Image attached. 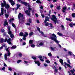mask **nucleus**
Masks as SVG:
<instances>
[{"mask_svg": "<svg viewBox=\"0 0 75 75\" xmlns=\"http://www.w3.org/2000/svg\"><path fill=\"white\" fill-rule=\"evenodd\" d=\"M20 6H21V5H18V4H17V8L16 9H18V8L20 7Z\"/></svg>", "mask_w": 75, "mask_h": 75, "instance_id": "nucleus-30", "label": "nucleus"}, {"mask_svg": "<svg viewBox=\"0 0 75 75\" xmlns=\"http://www.w3.org/2000/svg\"><path fill=\"white\" fill-rule=\"evenodd\" d=\"M23 15L21 13H19L18 16V18L19 19V22L20 23L24 22V21L25 18L24 17Z\"/></svg>", "mask_w": 75, "mask_h": 75, "instance_id": "nucleus-4", "label": "nucleus"}, {"mask_svg": "<svg viewBox=\"0 0 75 75\" xmlns=\"http://www.w3.org/2000/svg\"><path fill=\"white\" fill-rule=\"evenodd\" d=\"M39 45L40 46H42V47H44V41L40 40L39 41Z\"/></svg>", "mask_w": 75, "mask_h": 75, "instance_id": "nucleus-14", "label": "nucleus"}, {"mask_svg": "<svg viewBox=\"0 0 75 75\" xmlns=\"http://www.w3.org/2000/svg\"><path fill=\"white\" fill-rule=\"evenodd\" d=\"M72 17H75V13H73L72 14Z\"/></svg>", "mask_w": 75, "mask_h": 75, "instance_id": "nucleus-50", "label": "nucleus"}, {"mask_svg": "<svg viewBox=\"0 0 75 75\" xmlns=\"http://www.w3.org/2000/svg\"><path fill=\"white\" fill-rule=\"evenodd\" d=\"M56 47H51V50L52 51H55V49H56Z\"/></svg>", "mask_w": 75, "mask_h": 75, "instance_id": "nucleus-25", "label": "nucleus"}, {"mask_svg": "<svg viewBox=\"0 0 75 75\" xmlns=\"http://www.w3.org/2000/svg\"><path fill=\"white\" fill-rule=\"evenodd\" d=\"M6 25H8V23H7V20H5L4 24V25L6 26Z\"/></svg>", "mask_w": 75, "mask_h": 75, "instance_id": "nucleus-16", "label": "nucleus"}, {"mask_svg": "<svg viewBox=\"0 0 75 75\" xmlns=\"http://www.w3.org/2000/svg\"><path fill=\"white\" fill-rule=\"evenodd\" d=\"M28 10L27 11H25V12L27 15L28 16H30V11L32 10V8H31L30 5L29 6H28Z\"/></svg>", "mask_w": 75, "mask_h": 75, "instance_id": "nucleus-6", "label": "nucleus"}, {"mask_svg": "<svg viewBox=\"0 0 75 75\" xmlns=\"http://www.w3.org/2000/svg\"><path fill=\"white\" fill-rule=\"evenodd\" d=\"M17 0V1H18V2H20V3H21V1H22L21 0Z\"/></svg>", "mask_w": 75, "mask_h": 75, "instance_id": "nucleus-58", "label": "nucleus"}, {"mask_svg": "<svg viewBox=\"0 0 75 75\" xmlns=\"http://www.w3.org/2000/svg\"><path fill=\"white\" fill-rule=\"evenodd\" d=\"M33 35V32H31L29 33V36L30 37V36H31V35Z\"/></svg>", "mask_w": 75, "mask_h": 75, "instance_id": "nucleus-35", "label": "nucleus"}, {"mask_svg": "<svg viewBox=\"0 0 75 75\" xmlns=\"http://www.w3.org/2000/svg\"><path fill=\"white\" fill-rule=\"evenodd\" d=\"M41 14L42 17L43 18H44L45 17V16H44V15L42 14V13Z\"/></svg>", "mask_w": 75, "mask_h": 75, "instance_id": "nucleus-54", "label": "nucleus"}, {"mask_svg": "<svg viewBox=\"0 0 75 75\" xmlns=\"http://www.w3.org/2000/svg\"><path fill=\"white\" fill-rule=\"evenodd\" d=\"M3 42H4L3 39H1L0 40V43H2Z\"/></svg>", "mask_w": 75, "mask_h": 75, "instance_id": "nucleus-37", "label": "nucleus"}, {"mask_svg": "<svg viewBox=\"0 0 75 75\" xmlns=\"http://www.w3.org/2000/svg\"><path fill=\"white\" fill-rule=\"evenodd\" d=\"M23 33H20L19 35L20 36H23L24 35H23Z\"/></svg>", "mask_w": 75, "mask_h": 75, "instance_id": "nucleus-43", "label": "nucleus"}, {"mask_svg": "<svg viewBox=\"0 0 75 75\" xmlns=\"http://www.w3.org/2000/svg\"><path fill=\"white\" fill-rule=\"evenodd\" d=\"M32 58L33 59H37V58H36V57L34 56L32 57Z\"/></svg>", "mask_w": 75, "mask_h": 75, "instance_id": "nucleus-49", "label": "nucleus"}, {"mask_svg": "<svg viewBox=\"0 0 75 75\" xmlns=\"http://www.w3.org/2000/svg\"><path fill=\"white\" fill-rule=\"evenodd\" d=\"M44 65L45 67H47V66H48V64H44Z\"/></svg>", "mask_w": 75, "mask_h": 75, "instance_id": "nucleus-55", "label": "nucleus"}, {"mask_svg": "<svg viewBox=\"0 0 75 75\" xmlns=\"http://www.w3.org/2000/svg\"><path fill=\"white\" fill-rule=\"evenodd\" d=\"M68 21H72V20L70 18H69Z\"/></svg>", "mask_w": 75, "mask_h": 75, "instance_id": "nucleus-64", "label": "nucleus"}, {"mask_svg": "<svg viewBox=\"0 0 75 75\" xmlns=\"http://www.w3.org/2000/svg\"><path fill=\"white\" fill-rule=\"evenodd\" d=\"M21 61H22L21 60H18L17 61V64H19V63H20V62H21Z\"/></svg>", "mask_w": 75, "mask_h": 75, "instance_id": "nucleus-44", "label": "nucleus"}, {"mask_svg": "<svg viewBox=\"0 0 75 75\" xmlns=\"http://www.w3.org/2000/svg\"><path fill=\"white\" fill-rule=\"evenodd\" d=\"M26 44L25 42H24L22 44L23 45H25Z\"/></svg>", "mask_w": 75, "mask_h": 75, "instance_id": "nucleus-61", "label": "nucleus"}, {"mask_svg": "<svg viewBox=\"0 0 75 75\" xmlns=\"http://www.w3.org/2000/svg\"><path fill=\"white\" fill-rule=\"evenodd\" d=\"M61 27L62 28V30H65V27H64V26L63 25H61Z\"/></svg>", "mask_w": 75, "mask_h": 75, "instance_id": "nucleus-32", "label": "nucleus"}, {"mask_svg": "<svg viewBox=\"0 0 75 75\" xmlns=\"http://www.w3.org/2000/svg\"><path fill=\"white\" fill-rule=\"evenodd\" d=\"M26 25H30V23H27Z\"/></svg>", "mask_w": 75, "mask_h": 75, "instance_id": "nucleus-60", "label": "nucleus"}, {"mask_svg": "<svg viewBox=\"0 0 75 75\" xmlns=\"http://www.w3.org/2000/svg\"><path fill=\"white\" fill-rule=\"evenodd\" d=\"M11 38H9V39L7 40V38H6L4 40V42H6L7 41V42H8L9 44L11 45Z\"/></svg>", "mask_w": 75, "mask_h": 75, "instance_id": "nucleus-10", "label": "nucleus"}, {"mask_svg": "<svg viewBox=\"0 0 75 75\" xmlns=\"http://www.w3.org/2000/svg\"><path fill=\"white\" fill-rule=\"evenodd\" d=\"M1 32L2 33H4V29H1Z\"/></svg>", "mask_w": 75, "mask_h": 75, "instance_id": "nucleus-59", "label": "nucleus"}, {"mask_svg": "<svg viewBox=\"0 0 75 75\" xmlns=\"http://www.w3.org/2000/svg\"><path fill=\"white\" fill-rule=\"evenodd\" d=\"M54 6V5H53V4H50V8H52Z\"/></svg>", "mask_w": 75, "mask_h": 75, "instance_id": "nucleus-52", "label": "nucleus"}, {"mask_svg": "<svg viewBox=\"0 0 75 75\" xmlns=\"http://www.w3.org/2000/svg\"><path fill=\"white\" fill-rule=\"evenodd\" d=\"M49 20V18L47 16H46L45 18L44 21V23L45 26H48L49 25V23L48 22H46L47 21Z\"/></svg>", "mask_w": 75, "mask_h": 75, "instance_id": "nucleus-8", "label": "nucleus"}, {"mask_svg": "<svg viewBox=\"0 0 75 75\" xmlns=\"http://www.w3.org/2000/svg\"><path fill=\"white\" fill-rule=\"evenodd\" d=\"M57 72H58V69H56L54 70V72L55 73H57Z\"/></svg>", "mask_w": 75, "mask_h": 75, "instance_id": "nucleus-46", "label": "nucleus"}, {"mask_svg": "<svg viewBox=\"0 0 75 75\" xmlns=\"http://www.w3.org/2000/svg\"><path fill=\"white\" fill-rule=\"evenodd\" d=\"M5 69H6L5 67H3L2 69H0L1 71V70L3 71V70H4Z\"/></svg>", "mask_w": 75, "mask_h": 75, "instance_id": "nucleus-41", "label": "nucleus"}, {"mask_svg": "<svg viewBox=\"0 0 75 75\" xmlns=\"http://www.w3.org/2000/svg\"><path fill=\"white\" fill-rule=\"evenodd\" d=\"M31 46L32 48H34L35 47V45L34 44H32L31 45Z\"/></svg>", "mask_w": 75, "mask_h": 75, "instance_id": "nucleus-42", "label": "nucleus"}, {"mask_svg": "<svg viewBox=\"0 0 75 75\" xmlns=\"http://www.w3.org/2000/svg\"><path fill=\"white\" fill-rule=\"evenodd\" d=\"M50 27L51 28H52V24L51 23H50Z\"/></svg>", "mask_w": 75, "mask_h": 75, "instance_id": "nucleus-48", "label": "nucleus"}, {"mask_svg": "<svg viewBox=\"0 0 75 75\" xmlns=\"http://www.w3.org/2000/svg\"><path fill=\"white\" fill-rule=\"evenodd\" d=\"M49 35H52L53 36V37H50L49 38L50 39H51L52 40H53V41H54L55 42H56V43H57L59 47L60 48L61 47V46L59 44V41H58L57 40V36H56V35H55L54 34H51V33H50L49 34Z\"/></svg>", "mask_w": 75, "mask_h": 75, "instance_id": "nucleus-2", "label": "nucleus"}, {"mask_svg": "<svg viewBox=\"0 0 75 75\" xmlns=\"http://www.w3.org/2000/svg\"><path fill=\"white\" fill-rule=\"evenodd\" d=\"M48 55L49 57H51L52 56V54H51V53H49L48 54Z\"/></svg>", "mask_w": 75, "mask_h": 75, "instance_id": "nucleus-47", "label": "nucleus"}, {"mask_svg": "<svg viewBox=\"0 0 75 75\" xmlns=\"http://www.w3.org/2000/svg\"><path fill=\"white\" fill-rule=\"evenodd\" d=\"M36 3H40V4H41V3H42L41 2V1H40V0H37L36 1Z\"/></svg>", "mask_w": 75, "mask_h": 75, "instance_id": "nucleus-28", "label": "nucleus"}, {"mask_svg": "<svg viewBox=\"0 0 75 75\" xmlns=\"http://www.w3.org/2000/svg\"><path fill=\"white\" fill-rule=\"evenodd\" d=\"M5 16L6 18H8V14H7V13L5 14Z\"/></svg>", "mask_w": 75, "mask_h": 75, "instance_id": "nucleus-40", "label": "nucleus"}, {"mask_svg": "<svg viewBox=\"0 0 75 75\" xmlns=\"http://www.w3.org/2000/svg\"><path fill=\"white\" fill-rule=\"evenodd\" d=\"M3 46H1V47H0V50H3Z\"/></svg>", "mask_w": 75, "mask_h": 75, "instance_id": "nucleus-56", "label": "nucleus"}, {"mask_svg": "<svg viewBox=\"0 0 75 75\" xmlns=\"http://www.w3.org/2000/svg\"><path fill=\"white\" fill-rule=\"evenodd\" d=\"M22 56V54L21 53H19L18 54V57H21Z\"/></svg>", "mask_w": 75, "mask_h": 75, "instance_id": "nucleus-45", "label": "nucleus"}, {"mask_svg": "<svg viewBox=\"0 0 75 75\" xmlns=\"http://www.w3.org/2000/svg\"><path fill=\"white\" fill-rule=\"evenodd\" d=\"M39 6L40 8H41L42 10H43V8H44L43 6H42L41 4H40Z\"/></svg>", "mask_w": 75, "mask_h": 75, "instance_id": "nucleus-27", "label": "nucleus"}, {"mask_svg": "<svg viewBox=\"0 0 75 75\" xmlns=\"http://www.w3.org/2000/svg\"><path fill=\"white\" fill-rule=\"evenodd\" d=\"M21 4H23L25 6H27V7H29L30 6V4L27 2L23 1H21Z\"/></svg>", "mask_w": 75, "mask_h": 75, "instance_id": "nucleus-13", "label": "nucleus"}, {"mask_svg": "<svg viewBox=\"0 0 75 75\" xmlns=\"http://www.w3.org/2000/svg\"><path fill=\"white\" fill-rule=\"evenodd\" d=\"M37 29L38 30V31L39 32L40 34H41L42 36H43V37H47V36L44 35V33L40 31V28L37 27Z\"/></svg>", "mask_w": 75, "mask_h": 75, "instance_id": "nucleus-11", "label": "nucleus"}, {"mask_svg": "<svg viewBox=\"0 0 75 75\" xmlns=\"http://www.w3.org/2000/svg\"><path fill=\"white\" fill-rule=\"evenodd\" d=\"M35 64H37L38 66H40V63L38 61H35Z\"/></svg>", "mask_w": 75, "mask_h": 75, "instance_id": "nucleus-17", "label": "nucleus"}, {"mask_svg": "<svg viewBox=\"0 0 75 75\" xmlns=\"http://www.w3.org/2000/svg\"><path fill=\"white\" fill-rule=\"evenodd\" d=\"M27 21L29 23H32V20L31 19L29 18L28 19Z\"/></svg>", "mask_w": 75, "mask_h": 75, "instance_id": "nucleus-24", "label": "nucleus"}, {"mask_svg": "<svg viewBox=\"0 0 75 75\" xmlns=\"http://www.w3.org/2000/svg\"><path fill=\"white\" fill-rule=\"evenodd\" d=\"M57 10H60V9H61V6H57Z\"/></svg>", "mask_w": 75, "mask_h": 75, "instance_id": "nucleus-39", "label": "nucleus"}, {"mask_svg": "<svg viewBox=\"0 0 75 75\" xmlns=\"http://www.w3.org/2000/svg\"><path fill=\"white\" fill-rule=\"evenodd\" d=\"M24 62H25V64L26 65H28V62L26 61H24Z\"/></svg>", "mask_w": 75, "mask_h": 75, "instance_id": "nucleus-29", "label": "nucleus"}, {"mask_svg": "<svg viewBox=\"0 0 75 75\" xmlns=\"http://www.w3.org/2000/svg\"><path fill=\"white\" fill-rule=\"evenodd\" d=\"M59 62L61 63V65H64V63L63 62V60H62L61 59H59Z\"/></svg>", "mask_w": 75, "mask_h": 75, "instance_id": "nucleus-23", "label": "nucleus"}, {"mask_svg": "<svg viewBox=\"0 0 75 75\" xmlns=\"http://www.w3.org/2000/svg\"><path fill=\"white\" fill-rule=\"evenodd\" d=\"M67 62H68V64H71V63L70 62V61H69V60H68L67 61Z\"/></svg>", "mask_w": 75, "mask_h": 75, "instance_id": "nucleus-51", "label": "nucleus"}, {"mask_svg": "<svg viewBox=\"0 0 75 75\" xmlns=\"http://www.w3.org/2000/svg\"><path fill=\"white\" fill-rule=\"evenodd\" d=\"M9 1L10 3L11 4V5L12 6H14V4H15V2L14 1H13V0H8Z\"/></svg>", "mask_w": 75, "mask_h": 75, "instance_id": "nucleus-15", "label": "nucleus"}, {"mask_svg": "<svg viewBox=\"0 0 75 75\" xmlns=\"http://www.w3.org/2000/svg\"><path fill=\"white\" fill-rule=\"evenodd\" d=\"M4 37H5L6 36V33H4L3 34Z\"/></svg>", "mask_w": 75, "mask_h": 75, "instance_id": "nucleus-53", "label": "nucleus"}, {"mask_svg": "<svg viewBox=\"0 0 75 75\" xmlns=\"http://www.w3.org/2000/svg\"><path fill=\"white\" fill-rule=\"evenodd\" d=\"M67 9V7H64L63 8V10L62 11V12L63 13H65V10Z\"/></svg>", "mask_w": 75, "mask_h": 75, "instance_id": "nucleus-21", "label": "nucleus"}, {"mask_svg": "<svg viewBox=\"0 0 75 75\" xmlns=\"http://www.w3.org/2000/svg\"><path fill=\"white\" fill-rule=\"evenodd\" d=\"M46 62H47V64H50V61H49L48 60H47L45 61Z\"/></svg>", "mask_w": 75, "mask_h": 75, "instance_id": "nucleus-38", "label": "nucleus"}, {"mask_svg": "<svg viewBox=\"0 0 75 75\" xmlns=\"http://www.w3.org/2000/svg\"><path fill=\"white\" fill-rule=\"evenodd\" d=\"M28 35V33L27 32H25V34L23 35V37H26Z\"/></svg>", "mask_w": 75, "mask_h": 75, "instance_id": "nucleus-20", "label": "nucleus"}, {"mask_svg": "<svg viewBox=\"0 0 75 75\" xmlns=\"http://www.w3.org/2000/svg\"><path fill=\"white\" fill-rule=\"evenodd\" d=\"M69 55H70L71 56V57L72 58V57H74V58L75 59V55H74L72 53V52L71 51H69L68 52V54H67L66 56H69Z\"/></svg>", "mask_w": 75, "mask_h": 75, "instance_id": "nucleus-12", "label": "nucleus"}, {"mask_svg": "<svg viewBox=\"0 0 75 75\" xmlns=\"http://www.w3.org/2000/svg\"><path fill=\"white\" fill-rule=\"evenodd\" d=\"M75 9V4H73V6L72 7V11H73Z\"/></svg>", "mask_w": 75, "mask_h": 75, "instance_id": "nucleus-26", "label": "nucleus"}, {"mask_svg": "<svg viewBox=\"0 0 75 75\" xmlns=\"http://www.w3.org/2000/svg\"><path fill=\"white\" fill-rule=\"evenodd\" d=\"M33 40H31L29 41V44H33Z\"/></svg>", "mask_w": 75, "mask_h": 75, "instance_id": "nucleus-36", "label": "nucleus"}, {"mask_svg": "<svg viewBox=\"0 0 75 75\" xmlns=\"http://www.w3.org/2000/svg\"><path fill=\"white\" fill-rule=\"evenodd\" d=\"M64 64L65 65H67V67H69V68H72V67L70 65H69V64H67V63L65 62H64Z\"/></svg>", "mask_w": 75, "mask_h": 75, "instance_id": "nucleus-19", "label": "nucleus"}, {"mask_svg": "<svg viewBox=\"0 0 75 75\" xmlns=\"http://www.w3.org/2000/svg\"><path fill=\"white\" fill-rule=\"evenodd\" d=\"M59 71H61L62 69V68L61 67H59Z\"/></svg>", "mask_w": 75, "mask_h": 75, "instance_id": "nucleus-63", "label": "nucleus"}, {"mask_svg": "<svg viewBox=\"0 0 75 75\" xmlns=\"http://www.w3.org/2000/svg\"><path fill=\"white\" fill-rule=\"evenodd\" d=\"M58 35H59V36H60V37H62V33H61L59 32H58L57 33Z\"/></svg>", "mask_w": 75, "mask_h": 75, "instance_id": "nucleus-31", "label": "nucleus"}, {"mask_svg": "<svg viewBox=\"0 0 75 75\" xmlns=\"http://www.w3.org/2000/svg\"><path fill=\"white\" fill-rule=\"evenodd\" d=\"M4 66L5 67H7V64H6L5 63H4Z\"/></svg>", "mask_w": 75, "mask_h": 75, "instance_id": "nucleus-62", "label": "nucleus"}, {"mask_svg": "<svg viewBox=\"0 0 75 75\" xmlns=\"http://www.w3.org/2000/svg\"><path fill=\"white\" fill-rule=\"evenodd\" d=\"M6 53L4 55V58L5 61L7 60V56L9 57L10 55H11V53L10 51V47H9L8 48L6 49Z\"/></svg>", "mask_w": 75, "mask_h": 75, "instance_id": "nucleus-3", "label": "nucleus"}, {"mask_svg": "<svg viewBox=\"0 0 75 75\" xmlns=\"http://www.w3.org/2000/svg\"><path fill=\"white\" fill-rule=\"evenodd\" d=\"M8 70H9V71H11V70H12V69H11V68H10V67H9L8 68Z\"/></svg>", "mask_w": 75, "mask_h": 75, "instance_id": "nucleus-57", "label": "nucleus"}, {"mask_svg": "<svg viewBox=\"0 0 75 75\" xmlns=\"http://www.w3.org/2000/svg\"><path fill=\"white\" fill-rule=\"evenodd\" d=\"M3 2L4 3H1V6L2 7L1 8V13H0V16L4 14V8L3 7H5L6 8L7 10L8 13H9L11 11L12 8H10L9 5H8V4H7L6 2V1L4 0L3 1Z\"/></svg>", "mask_w": 75, "mask_h": 75, "instance_id": "nucleus-1", "label": "nucleus"}, {"mask_svg": "<svg viewBox=\"0 0 75 75\" xmlns=\"http://www.w3.org/2000/svg\"><path fill=\"white\" fill-rule=\"evenodd\" d=\"M72 73V74H73L74 73V72H75V69H73V70H71L70 71Z\"/></svg>", "mask_w": 75, "mask_h": 75, "instance_id": "nucleus-33", "label": "nucleus"}, {"mask_svg": "<svg viewBox=\"0 0 75 75\" xmlns=\"http://www.w3.org/2000/svg\"><path fill=\"white\" fill-rule=\"evenodd\" d=\"M38 58H39V59H40V60L41 61H42V62H43L44 60L42 59V56H40L38 57Z\"/></svg>", "mask_w": 75, "mask_h": 75, "instance_id": "nucleus-18", "label": "nucleus"}, {"mask_svg": "<svg viewBox=\"0 0 75 75\" xmlns=\"http://www.w3.org/2000/svg\"><path fill=\"white\" fill-rule=\"evenodd\" d=\"M14 20V18H12L11 19L9 20V23H12V25L13 26L14 28L16 29V32L17 30H16V25L14 24V23H13V21Z\"/></svg>", "mask_w": 75, "mask_h": 75, "instance_id": "nucleus-7", "label": "nucleus"}, {"mask_svg": "<svg viewBox=\"0 0 75 75\" xmlns=\"http://www.w3.org/2000/svg\"><path fill=\"white\" fill-rule=\"evenodd\" d=\"M17 48V46L16 45L13 46L11 48V50H14V49H16Z\"/></svg>", "mask_w": 75, "mask_h": 75, "instance_id": "nucleus-22", "label": "nucleus"}, {"mask_svg": "<svg viewBox=\"0 0 75 75\" xmlns=\"http://www.w3.org/2000/svg\"><path fill=\"white\" fill-rule=\"evenodd\" d=\"M51 20H52V21H54L55 24H56V23H57V21L55 16L53 15L52 18H51Z\"/></svg>", "mask_w": 75, "mask_h": 75, "instance_id": "nucleus-9", "label": "nucleus"}, {"mask_svg": "<svg viewBox=\"0 0 75 75\" xmlns=\"http://www.w3.org/2000/svg\"><path fill=\"white\" fill-rule=\"evenodd\" d=\"M7 27L8 30V34H9V35H10V37L11 38H14V35L12 34L11 31H10V27L8 26H7Z\"/></svg>", "mask_w": 75, "mask_h": 75, "instance_id": "nucleus-5", "label": "nucleus"}, {"mask_svg": "<svg viewBox=\"0 0 75 75\" xmlns=\"http://www.w3.org/2000/svg\"><path fill=\"white\" fill-rule=\"evenodd\" d=\"M69 25L71 27H73V23H70Z\"/></svg>", "mask_w": 75, "mask_h": 75, "instance_id": "nucleus-34", "label": "nucleus"}]
</instances>
